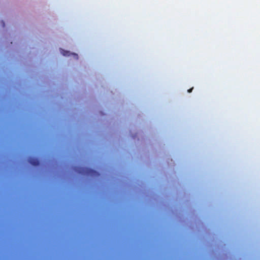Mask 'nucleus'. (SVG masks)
<instances>
[{"mask_svg": "<svg viewBox=\"0 0 260 260\" xmlns=\"http://www.w3.org/2000/svg\"><path fill=\"white\" fill-rule=\"evenodd\" d=\"M78 172L80 174L91 177H98L100 175V174L96 171L88 168H79Z\"/></svg>", "mask_w": 260, "mask_h": 260, "instance_id": "f257e3e1", "label": "nucleus"}, {"mask_svg": "<svg viewBox=\"0 0 260 260\" xmlns=\"http://www.w3.org/2000/svg\"><path fill=\"white\" fill-rule=\"evenodd\" d=\"M27 162H40V160L37 158L32 159H29L27 161Z\"/></svg>", "mask_w": 260, "mask_h": 260, "instance_id": "f03ea898", "label": "nucleus"}, {"mask_svg": "<svg viewBox=\"0 0 260 260\" xmlns=\"http://www.w3.org/2000/svg\"><path fill=\"white\" fill-rule=\"evenodd\" d=\"M61 53L62 54V55L63 56H69L70 54L69 51H65V50H62Z\"/></svg>", "mask_w": 260, "mask_h": 260, "instance_id": "7ed1b4c3", "label": "nucleus"}, {"mask_svg": "<svg viewBox=\"0 0 260 260\" xmlns=\"http://www.w3.org/2000/svg\"><path fill=\"white\" fill-rule=\"evenodd\" d=\"M30 164L32 165L33 166H39V165H40L41 164L34 163V164Z\"/></svg>", "mask_w": 260, "mask_h": 260, "instance_id": "20e7f679", "label": "nucleus"}, {"mask_svg": "<svg viewBox=\"0 0 260 260\" xmlns=\"http://www.w3.org/2000/svg\"><path fill=\"white\" fill-rule=\"evenodd\" d=\"M193 88V87H192V88H191L187 90L188 92L190 93V92L192 91V90Z\"/></svg>", "mask_w": 260, "mask_h": 260, "instance_id": "39448f33", "label": "nucleus"}, {"mask_svg": "<svg viewBox=\"0 0 260 260\" xmlns=\"http://www.w3.org/2000/svg\"><path fill=\"white\" fill-rule=\"evenodd\" d=\"M2 23H3V27H4L5 26V23L4 22V21H2Z\"/></svg>", "mask_w": 260, "mask_h": 260, "instance_id": "423d86ee", "label": "nucleus"}]
</instances>
